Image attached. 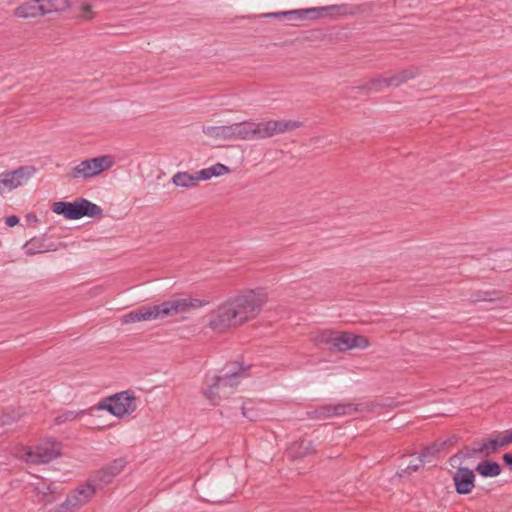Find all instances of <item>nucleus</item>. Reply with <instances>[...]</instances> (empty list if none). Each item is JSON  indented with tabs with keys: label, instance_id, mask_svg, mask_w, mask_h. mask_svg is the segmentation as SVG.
Instances as JSON below:
<instances>
[{
	"label": "nucleus",
	"instance_id": "nucleus-28",
	"mask_svg": "<svg viewBox=\"0 0 512 512\" xmlns=\"http://www.w3.org/2000/svg\"><path fill=\"white\" fill-rule=\"evenodd\" d=\"M205 133L215 139L219 140H230L228 125L209 127L205 130Z\"/></svg>",
	"mask_w": 512,
	"mask_h": 512
},
{
	"label": "nucleus",
	"instance_id": "nucleus-13",
	"mask_svg": "<svg viewBox=\"0 0 512 512\" xmlns=\"http://www.w3.org/2000/svg\"><path fill=\"white\" fill-rule=\"evenodd\" d=\"M94 17L93 5L88 0H66V19L84 22Z\"/></svg>",
	"mask_w": 512,
	"mask_h": 512
},
{
	"label": "nucleus",
	"instance_id": "nucleus-24",
	"mask_svg": "<svg viewBox=\"0 0 512 512\" xmlns=\"http://www.w3.org/2000/svg\"><path fill=\"white\" fill-rule=\"evenodd\" d=\"M435 452L436 449L431 447L427 448L425 451H423V453L419 455L412 456L407 468L411 471H416L422 463L429 462V456L433 455Z\"/></svg>",
	"mask_w": 512,
	"mask_h": 512
},
{
	"label": "nucleus",
	"instance_id": "nucleus-12",
	"mask_svg": "<svg viewBox=\"0 0 512 512\" xmlns=\"http://www.w3.org/2000/svg\"><path fill=\"white\" fill-rule=\"evenodd\" d=\"M370 346L367 337L351 332H336L334 339V350L345 352L352 349L364 350Z\"/></svg>",
	"mask_w": 512,
	"mask_h": 512
},
{
	"label": "nucleus",
	"instance_id": "nucleus-20",
	"mask_svg": "<svg viewBox=\"0 0 512 512\" xmlns=\"http://www.w3.org/2000/svg\"><path fill=\"white\" fill-rule=\"evenodd\" d=\"M126 461L122 458L116 459L111 462L108 466L98 472L99 480L103 484H108L114 477L119 475L125 468Z\"/></svg>",
	"mask_w": 512,
	"mask_h": 512
},
{
	"label": "nucleus",
	"instance_id": "nucleus-33",
	"mask_svg": "<svg viewBox=\"0 0 512 512\" xmlns=\"http://www.w3.org/2000/svg\"><path fill=\"white\" fill-rule=\"evenodd\" d=\"M286 16H287L286 11L270 12V13L263 14V17H265V18H275V19L286 18Z\"/></svg>",
	"mask_w": 512,
	"mask_h": 512
},
{
	"label": "nucleus",
	"instance_id": "nucleus-10",
	"mask_svg": "<svg viewBox=\"0 0 512 512\" xmlns=\"http://www.w3.org/2000/svg\"><path fill=\"white\" fill-rule=\"evenodd\" d=\"M35 172L33 166H21L13 171L0 173V195L24 185Z\"/></svg>",
	"mask_w": 512,
	"mask_h": 512
},
{
	"label": "nucleus",
	"instance_id": "nucleus-36",
	"mask_svg": "<svg viewBox=\"0 0 512 512\" xmlns=\"http://www.w3.org/2000/svg\"><path fill=\"white\" fill-rule=\"evenodd\" d=\"M503 460L509 464L512 465V453H506L503 455Z\"/></svg>",
	"mask_w": 512,
	"mask_h": 512
},
{
	"label": "nucleus",
	"instance_id": "nucleus-29",
	"mask_svg": "<svg viewBox=\"0 0 512 512\" xmlns=\"http://www.w3.org/2000/svg\"><path fill=\"white\" fill-rule=\"evenodd\" d=\"M498 293L495 291L480 292L475 298V301H494L498 299Z\"/></svg>",
	"mask_w": 512,
	"mask_h": 512
},
{
	"label": "nucleus",
	"instance_id": "nucleus-15",
	"mask_svg": "<svg viewBox=\"0 0 512 512\" xmlns=\"http://www.w3.org/2000/svg\"><path fill=\"white\" fill-rule=\"evenodd\" d=\"M358 411L357 405L351 402H339L336 404H327L317 408L314 411V417L316 418H330L338 416L351 415Z\"/></svg>",
	"mask_w": 512,
	"mask_h": 512
},
{
	"label": "nucleus",
	"instance_id": "nucleus-5",
	"mask_svg": "<svg viewBox=\"0 0 512 512\" xmlns=\"http://www.w3.org/2000/svg\"><path fill=\"white\" fill-rule=\"evenodd\" d=\"M229 172L230 169L228 166L222 163H216L195 173L178 171L172 176L171 182L176 187L191 189L197 187L200 181H207L213 177H220L228 174Z\"/></svg>",
	"mask_w": 512,
	"mask_h": 512
},
{
	"label": "nucleus",
	"instance_id": "nucleus-38",
	"mask_svg": "<svg viewBox=\"0 0 512 512\" xmlns=\"http://www.w3.org/2000/svg\"><path fill=\"white\" fill-rule=\"evenodd\" d=\"M65 417H66V419H69V418L75 417V415L72 412H66Z\"/></svg>",
	"mask_w": 512,
	"mask_h": 512
},
{
	"label": "nucleus",
	"instance_id": "nucleus-19",
	"mask_svg": "<svg viewBox=\"0 0 512 512\" xmlns=\"http://www.w3.org/2000/svg\"><path fill=\"white\" fill-rule=\"evenodd\" d=\"M43 6H40L39 0H29L21 3L14 10V15L19 18H34L42 16Z\"/></svg>",
	"mask_w": 512,
	"mask_h": 512
},
{
	"label": "nucleus",
	"instance_id": "nucleus-1",
	"mask_svg": "<svg viewBox=\"0 0 512 512\" xmlns=\"http://www.w3.org/2000/svg\"><path fill=\"white\" fill-rule=\"evenodd\" d=\"M267 302L268 293L265 288L243 289L208 314L207 327L216 333L238 328L258 317Z\"/></svg>",
	"mask_w": 512,
	"mask_h": 512
},
{
	"label": "nucleus",
	"instance_id": "nucleus-4",
	"mask_svg": "<svg viewBox=\"0 0 512 512\" xmlns=\"http://www.w3.org/2000/svg\"><path fill=\"white\" fill-rule=\"evenodd\" d=\"M137 409V399L133 392L126 390L105 397L91 411H107L118 419L131 416Z\"/></svg>",
	"mask_w": 512,
	"mask_h": 512
},
{
	"label": "nucleus",
	"instance_id": "nucleus-27",
	"mask_svg": "<svg viewBox=\"0 0 512 512\" xmlns=\"http://www.w3.org/2000/svg\"><path fill=\"white\" fill-rule=\"evenodd\" d=\"M42 14H50L53 12H59L64 6V0H39Z\"/></svg>",
	"mask_w": 512,
	"mask_h": 512
},
{
	"label": "nucleus",
	"instance_id": "nucleus-2",
	"mask_svg": "<svg viewBox=\"0 0 512 512\" xmlns=\"http://www.w3.org/2000/svg\"><path fill=\"white\" fill-rule=\"evenodd\" d=\"M208 304V301L192 297H174L154 305H143L120 318L123 325L163 320L179 314L189 313Z\"/></svg>",
	"mask_w": 512,
	"mask_h": 512
},
{
	"label": "nucleus",
	"instance_id": "nucleus-30",
	"mask_svg": "<svg viewBox=\"0 0 512 512\" xmlns=\"http://www.w3.org/2000/svg\"><path fill=\"white\" fill-rule=\"evenodd\" d=\"M18 414L15 413L13 415L8 413H2L0 415V425L5 426L11 424L13 421H15L18 418Z\"/></svg>",
	"mask_w": 512,
	"mask_h": 512
},
{
	"label": "nucleus",
	"instance_id": "nucleus-31",
	"mask_svg": "<svg viewBox=\"0 0 512 512\" xmlns=\"http://www.w3.org/2000/svg\"><path fill=\"white\" fill-rule=\"evenodd\" d=\"M228 129H229V137H230V140H238V131H239V128H238V123H233L231 125H228Z\"/></svg>",
	"mask_w": 512,
	"mask_h": 512
},
{
	"label": "nucleus",
	"instance_id": "nucleus-6",
	"mask_svg": "<svg viewBox=\"0 0 512 512\" xmlns=\"http://www.w3.org/2000/svg\"><path fill=\"white\" fill-rule=\"evenodd\" d=\"M61 449L60 442L45 439L34 446L23 448L18 456L27 464H44L58 457Z\"/></svg>",
	"mask_w": 512,
	"mask_h": 512
},
{
	"label": "nucleus",
	"instance_id": "nucleus-37",
	"mask_svg": "<svg viewBox=\"0 0 512 512\" xmlns=\"http://www.w3.org/2000/svg\"><path fill=\"white\" fill-rule=\"evenodd\" d=\"M63 508H64V503H61L58 505V507L56 509H50L47 512H64Z\"/></svg>",
	"mask_w": 512,
	"mask_h": 512
},
{
	"label": "nucleus",
	"instance_id": "nucleus-25",
	"mask_svg": "<svg viewBox=\"0 0 512 512\" xmlns=\"http://www.w3.org/2000/svg\"><path fill=\"white\" fill-rule=\"evenodd\" d=\"M314 448L310 441H301L300 443H295L289 448V454L292 457H302L313 452Z\"/></svg>",
	"mask_w": 512,
	"mask_h": 512
},
{
	"label": "nucleus",
	"instance_id": "nucleus-18",
	"mask_svg": "<svg viewBox=\"0 0 512 512\" xmlns=\"http://www.w3.org/2000/svg\"><path fill=\"white\" fill-rule=\"evenodd\" d=\"M338 6H327V7H313L305 9H295L286 11V19L291 23L303 21L307 18L317 19L320 18L324 12L328 10H335Z\"/></svg>",
	"mask_w": 512,
	"mask_h": 512
},
{
	"label": "nucleus",
	"instance_id": "nucleus-7",
	"mask_svg": "<svg viewBox=\"0 0 512 512\" xmlns=\"http://www.w3.org/2000/svg\"><path fill=\"white\" fill-rule=\"evenodd\" d=\"M114 164L115 159L111 155H102L84 160L71 168L68 177L71 179L91 178L112 168Z\"/></svg>",
	"mask_w": 512,
	"mask_h": 512
},
{
	"label": "nucleus",
	"instance_id": "nucleus-35",
	"mask_svg": "<svg viewBox=\"0 0 512 512\" xmlns=\"http://www.w3.org/2000/svg\"><path fill=\"white\" fill-rule=\"evenodd\" d=\"M5 223L9 226V227H14L15 225H17L19 223V218L16 216V215H11V216H8L5 220Z\"/></svg>",
	"mask_w": 512,
	"mask_h": 512
},
{
	"label": "nucleus",
	"instance_id": "nucleus-11",
	"mask_svg": "<svg viewBox=\"0 0 512 512\" xmlns=\"http://www.w3.org/2000/svg\"><path fill=\"white\" fill-rule=\"evenodd\" d=\"M417 74L418 69L412 67L399 71L391 76H379L371 80L369 88L375 91H380L390 86L398 87L408 80L415 78Z\"/></svg>",
	"mask_w": 512,
	"mask_h": 512
},
{
	"label": "nucleus",
	"instance_id": "nucleus-16",
	"mask_svg": "<svg viewBox=\"0 0 512 512\" xmlns=\"http://www.w3.org/2000/svg\"><path fill=\"white\" fill-rule=\"evenodd\" d=\"M510 445H512V429L505 430L494 438L484 441L477 450L485 455H489L500 448Z\"/></svg>",
	"mask_w": 512,
	"mask_h": 512
},
{
	"label": "nucleus",
	"instance_id": "nucleus-26",
	"mask_svg": "<svg viewBox=\"0 0 512 512\" xmlns=\"http://www.w3.org/2000/svg\"><path fill=\"white\" fill-rule=\"evenodd\" d=\"M241 409L242 415L251 421H256L261 415L259 409L256 408V404L251 400L245 401Z\"/></svg>",
	"mask_w": 512,
	"mask_h": 512
},
{
	"label": "nucleus",
	"instance_id": "nucleus-14",
	"mask_svg": "<svg viewBox=\"0 0 512 512\" xmlns=\"http://www.w3.org/2000/svg\"><path fill=\"white\" fill-rule=\"evenodd\" d=\"M94 493L95 487L89 483L78 486L66 499V512H77L90 501Z\"/></svg>",
	"mask_w": 512,
	"mask_h": 512
},
{
	"label": "nucleus",
	"instance_id": "nucleus-17",
	"mask_svg": "<svg viewBox=\"0 0 512 512\" xmlns=\"http://www.w3.org/2000/svg\"><path fill=\"white\" fill-rule=\"evenodd\" d=\"M456 492L469 494L475 486L474 472L468 468L461 467L453 475Z\"/></svg>",
	"mask_w": 512,
	"mask_h": 512
},
{
	"label": "nucleus",
	"instance_id": "nucleus-34",
	"mask_svg": "<svg viewBox=\"0 0 512 512\" xmlns=\"http://www.w3.org/2000/svg\"><path fill=\"white\" fill-rule=\"evenodd\" d=\"M25 220H26L27 224H29V225H35L39 221L38 217L34 213H28L25 216Z\"/></svg>",
	"mask_w": 512,
	"mask_h": 512
},
{
	"label": "nucleus",
	"instance_id": "nucleus-3",
	"mask_svg": "<svg viewBox=\"0 0 512 512\" xmlns=\"http://www.w3.org/2000/svg\"><path fill=\"white\" fill-rule=\"evenodd\" d=\"M301 122L286 119H269L261 122H238V140H259L271 138L285 132L293 131Z\"/></svg>",
	"mask_w": 512,
	"mask_h": 512
},
{
	"label": "nucleus",
	"instance_id": "nucleus-22",
	"mask_svg": "<svg viewBox=\"0 0 512 512\" xmlns=\"http://www.w3.org/2000/svg\"><path fill=\"white\" fill-rule=\"evenodd\" d=\"M476 471L483 477H496L501 469L497 462L483 461L476 466Z\"/></svg>",
	"mask_w": 512,
	"mask_h": 512
},
{
	"label": "nucleus",
	"instance_id": "nucleus-9",
	"mask_svg": "<svg viewBox=\"0 0 512 512\" xmlns=\"http://www.w3.org/2000/svg\"><path fill=\"white\" fill-rule=\"evenodd\" d=\"M102 215L103 209L85 198H77L71 202H66V219L100 218Z\"/></svg>",
	"mask_w": 512,
	"mask_h": 512
},
{
	"label": "nucleus",
	"instance_id": "nucleus-23",
	"mask_svg": "<svg viewBox=\"0 0 512 512\" xmlns=\"http://www.w3.org/2000/svg\"><path fill=\"white\" fill-rule=\"evenodd\" d=\"M335 336H336V331L321 330V331L316 332L312 336V340L317 345H330L331 348H334Z\"/></svg>",
	"mask_w": 512,
	"mask_h": 512
},
{
	"label": "nucleus",
	"instance_id": "nucleus-8",
	"mask_svg": "<svg viewBox=\"0 0 512 512\" xmlns=\"http://www.w3.org/2000/svg\"><path fill=\"white\" fill-rule=\"evenodd\" d=\"M238 384V374L215 377L208 388L204 390V395L212 404L218 405L222 399L229 397L233 393L234 387Z\"/></svg>",
	"mask_w": 512,
	"mask_h": 512
},
{
	"label": "nucleus",
	"instance_id": "nucleus-21",
	"mask_svg": "<svg viewBox=\"0 0 512 512\" xmlns=\"http://www.w3.org/2000/svg\"><path fill=\"white\" fill-rule=\"evenodd\" d=\"M25 254L34 256L52 249V245L46 244L42 238H32L23 245Z\"/></svg>",
	"mask_w": 512,
	"mask_h": 512
},
{
	"label": "nucleus",
	"instance_id": "nucleus-32",
	"mask_svg": "<svg viewBox=\"0 0 512 512\" xmlns=\"http://www.w3.org/2000/svg\"><path fill=\"white\" fill-rule=\"evenodd\" d=\"M51 209L56 214H59V215L64 214V201H58V202L53 203Z\"/></svg>",
	"mask_w": 512,
	"mask_h": 512
}]
</instances>
